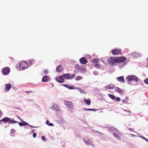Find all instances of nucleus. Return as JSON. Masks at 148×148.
I'll return each instance as SVG.
<instances>
[{
    "instance_id": "32",
    "label": "nucleus",
    "mask_w": 148,
    "mask_h": 148,
    "mask_svg": "<svg viewBox=\"0 0 148 148\" xmlns=\"http://www.w3.org/2000/svg\"><path fill=\"white\" fill-rule=\"evenodd\" d=\"M21 121L23 123V125H29V124L25 122V121H23L22 120H21Z\"/></svg>"
},
{
    "instance_id": "37",
    "label": "nucleus",
    "mask_w": 148,
    "mask_h": 148,
    "mask_svg": "<svg viewBox=\"0 0 148 148\" xmlns=\"http://www.w3.org/2000/svg\"><path fill=\"white\" fill-rule=\"evenodd\" d=\"M37 135V134L36 133H34L33 134V137L34 138H35L36 137V136Z\"/></svg>"
},
{
    "instance_id": "1",
    "label": "nucleus",
    "mask_w": 148,
    "mask_h": 148,
    "mask_svg": "<svg viewBox=\"0 0 148 148\" xmlns=\"http://www.w3.org/2000/svg\"><path fill=\"white\" fill-rule=\"evenodd\" d=\"M139 79L136 76L133 75H128L126 78V80L128 83L134 81L136 82H138Z\"/></svg>"
},
{
    "instance_id": "48",
    "label": "nucleus",
    "mask_w": 148,
    "mask_h": 148,
    "mask_svg": "<svg viewBox=\"0 0 148 148\" xmlns=\"http://www.w3.org/2000/svg\"><path fill=\"white\" fill-rule=\"evenodd\" d=\"M128 130H131V131L132 130L131 129H130V128H129Z\"/></svg>"
},
{
    "instance_id": "11",
    "label": "nucleus",
    "mask_w": 148,
    "mask_h": 148,
    "mask_svg": "<svg viewBox=\"0 0 148 148\" xmlns=\"http://www.w3.org/2000/svg\"><path fill=\"white\" fill-rule=\"evenodd\" d=\"M10 120V118L7 117H5L4 118L0 120V123L1 124V122H4V123H5L8 122H9Z\"/></svg>"
},
{
    "instance_id": "12",
    "label": "nucleus",
    "mask_w": 148,
    "mask_h": 148,
    "mask_svg": "<svg viewBox=\"0 0 148 148\" xmlns=\"http://www.w3.org/2000/svg\"><path fill=\"white\" fill-rule=\"evenodd\" d=\"M79 61L81 63L84 64H86L87 62V60L84 57L81 58L79 60Z\"/></svg>"
},
{
    "instance_id": "22",
    "label": "nucleus",
    "mask_w": 148,
    "mask_h": 148,
    "mask_svg": "<svg viewBox=\"0 0 148 148\" xmlns=\"http://www.w3.org/2000/svg\"><path fill=\"white\" fill-rule=\"evenodd\" d=\"M66 79H69L70 75L69 73H66L62 75Z\"/></svg>"
},
{
    "instance_id": "44",
    "label": "nucleus",
    "mask_w": 148,
    "mask_h": 148,
    "mask_svg": "<svg viewBox=\"0 0 148 148\" xmlns=\"http://www.w3.org/2000/svg\"><path fill=\"white\" fill-rule=\"evenodd\" d=\"M56 110H58H58H60V108H58H58H57V109H56Z\"/></svg>"
},
{
    "instance_id": "21",
    "label": "nucleus",
    "mask_w": 148,
    "mask_h": 148,
    "mask_svg": "<svg viewBox=\"0 0 148 148\" xmlns=\"http://www.w3.org/2000/svg\"><path fill=\"white\" fill-rule=\"evenodd\" d=\"M84 101L88 105H89L90 104L91 101L89 99H86V98H84Z\"/></svg>"
},
{
    "instance_id": "39",
    "label": "nucleus",
    "mask_w": 148,
    "mask_h": 148,
    "mask_svg": "<svg viewBox=\"0 0 148 148\" xmlns=\"http://www.w3.org/2000/svg\"><path fill=\"white\" fill-rule=\"evenodd\" d=\"M18 124L21 126L23 125V123L21 122H18Z\"/></svg>"
},
{
    "instance_id": "26",
    "label": "nucleus",
    "mask_w": 148,
    "mask_h": 148,
    "mask_svg": "<svg viewBox=\"0 0 148 148\" xmlns=\"http://www.w3.org/2000/svg\"><path fill=\"white\" fill-rule=\"evenodd\" d=\"M64 86H65V87L68 88V89H73V87L72 86H69L66 85H63Z\"/></svg>"
},
{
    "instance_id": "41",
    "label": "nucleus",
    "mask_w": 148,
    "mask_h": 148,
    "mask_svg": "<svg viewBox=\"0 0 148 148\" xmlns=\"http://www.w3.org/2000/svg\"><path fill=\"white\" fill-rule=\"evenodd\" d=\"M25 92H26L27 93H29L32 92H33L32 91L30 90V91H26Z\"/></svg>"
},
{
    "instance_id": "45",
    "label": "nucleus",
    "mask_w": 148,
    "mask_h": 148,
    "mask_svg": "<svg viewBox=\"0 0 148 148\" xmlns=\"http://www.w3.org/2000/svg\"><path fill=\"white\" fill-rule=\"evenodd\" d=\"M145 138V139L146 140L147 142H148V140L147 139H146V138Z\"/></svg>"
},
{
    "instance_id": "29",
    "label": "nucleus",
    "mask_w": 148,
    "mask_h": 148,
    "mask_svg": "<svg viewBox=\"0 0 148 148\" xmlns=\"http://www.w3.org/2000/svg\"><path fill=\"white\" fill-rule=\"evenodd\" d=\"M79 91L81 93H84V94H86V92L82 89H80L79 90Z\"/></svg>"
},
{
    "instance_id": "30",
    "label": "nucleus",
    "mask_w": 148,
    "mask_h": 148,
    "mask_svg": "<svg viewBox=\"0 0 148 148\" xmlns=\"http://www.w3.org/2000/svg\"><path fill=\"white\" fill-rule=\"evenodd\" d=\"M84 110H89V111H95L96 110L94 109H84Z\"/></svg>"
},
{
    "instance_id": "9",
    "label": "nucleus",
    "mask_w": 148,
    "mask_h": 148,
    "mask_svg": "<svg viewBox=\"0 0 148 148\" xmlns=\"http://www.w3.org/2000/svg\"><path fill=\"white\" fill-rule=\"evenodd\" d=\"M56 80L57 82L60 83H62L64 81L62 76H61L57 77L56 78Z\"/></svg>"
},
{
    "instance_id": "46",
    "label": "nucleus",
    "mask_w": 148,
    "mask_h": 148,
    "mask_svg": "<svg viewBox=\"0 0 148 148\" xmlns=\"http://www.w3.org/2000/svg\"><path fill=\"white\" fill-rule=\"evenodd\" d=\"M2 114V112L1 110H0V114Z\"/></svg>"
},
{
    "instance_id": "35",
    "label": "nucleus",
    "mask_w": 148,
    "mask_h": 148,
    "mask_svg": "<svg viewBox=\"0 0 148 148\" xmlns=\"http://www.w3.org/2000/svg\"><path fill=\"white\" fill-rule=\"evenodd\" d=\"M33 60H30L29 61V62L30 64H32L33 63Z\"/></svg>"
},
{
    "instance_id": "20",
    "label": "nucleus",
    "mask_w": 148,
    "mask_h": 148,
    "mask_svg": "<svg viewBox=\"0 0 148 148\" xmlns=\"http://www.w3.org/2000/svg\"><path fill=\"white\" fill-rule=\"evenodd\" d=\"M125 99H122V101L123 102H124L125 103H127L128 101L129 100V97L128 96H126V97L125 98Z\"/></svg>"
},
{
    "instance_id": "10",
    "label": "nucleus",
    "mask_w": 148,
    "mask_h": 148,
    "mask_svg": "<svg viewBox=\"0 0 148 148\" xmlns=\"http://www.w3.org/2000/svg\"><path fill=\"white\" fill-rule=\"evenodd\" d=\"M63 70V68L62 65L58 66L56 68V71L57 72H60Z\"/></svg>"
},
{
    "instance_id": "13",
    "label": "nucleus",
    "mask_w": 148,
    "mask_h": 148,
    "mask_svg": "<svg viewBox=\"0 0 148 148\" xmlns=\"http://www.w3.org/2000/svg\"><path fill=\"white\" fill-rule=\"evenodd\" d=\"M75 68L77 71H80L82 70V71H84L85 70V69L83 68L82 66H79L78 65H76L75 66Z\"/></svg>"
},
{
    "instance_id": "27",
    "label": "nucleus",
    "mask_w": 148,
    "mask_h": 148,
    "mask_svg": "<svg viewBox=\"0 0 148 148\" xmlns=\"http://www.w3.org/2000/svg\"><path fill=\"white\" fill-rule=\"evenodd\" d=\"M113 135L117 139L119 140L120 139L119 137L115 133H114Z\"/></svg>"
},
{
    "instance_id": "28",
    "label": "nucleus",
    "mask_w": 148,
    "mask_h": 148,
    "mask_svg": "<svg viewBox=\"0 0 148 148\" xmlns=\"http://www.w3.org/2000/svg\"><path fill=\"white\" fill-rule=\"evenodd\" d=\"M75 74H72V75H71V76L70 75L69 79H72L75 77Z\"/></svg>"
},
{
    "instance_id": "31",
    "label": "nucleus",
    "mask_w": 148,
    "mask_h": 148,
    "mask_svg": "<svg viewBox=\"0 0 148 148\" xmlns=\"http://www.w3.org/2000/svg\"><path fill=\"white\" fill-rule=\"evenodd\" d=\"M41 139L42 140H43L44 141H46V138L44 136H42L41 137Z\"/></svg>"
},
{
    "instance_id": "14",
    "label": "nucleus",
    "mask_w": 148,
    "mask_h": 148,
    "mask_svg": "<svg viewBox=\"0 0 148 148\" xmlns=\"http://www.w3.org/2000/svg\"><path fill=\"white\" fill-rule=\"evenodd\" d=\"M116 79L118 81L121 82L122 83H125V81L123 76L118 77Z\"/></svg>"
},
{
    "instance_id": "34",
    "label": "nucleus",
    "mask_w": 148,
    "mask_h": 148,
    "mask_svg": "<svg viewBox=\"0 0 148 148\" xmlns=\"http://www.w3.org/2000/svg\"><path fill=\"white\" fill-rule=\"evenodd\" d=\"M116 100L117 101H120L121 99L119 97H117L116 99Z\"/></svg>"
},
{
    "instance_id": "6",
    "label": "nucleus",
    "mask_w": 148,
    "mask_h": 148,
    "mask_svg": "<svg viewBox=\"0 0 148 148\" xmlns=\"http://www.w3.org/2000/svg\"><path fill=\"white\" fill-rule=\"evenodd\" d=\"M122 51L120 49H114L112 50V53L114 55H118L122 54Z\"/></svg>"
},
{
    "instance_id": "3",
    "label": "nucleus",
    "mask_w": 148,
    "mask_h": 148,
    "mask_svg": "<svg viewBox=\"0 0 148 148\" xmlns=\"http://www.w3.org/2000/svg\"><path fill=\"white\" fill-rule=\"evenodd\" d=\"M19 66L21 69L23 70L27 68L28 66V64L27 62L23 61L19 64Z\"/></svg>"
},
{
    "instance_id": "16",
    "label": "nucleus",
    "mask_w": 148,
    "mask_h": 148,
    "mask_svg": "<svg viewBox=\"0 0 148 148\" xmlns=\"http://www.w3.org/2000/svg\"><path fill=\"white\" fill-rule=\"evenodd\" d=\"M5 91L6 92H8L11 88V86L10 84H6L5 85Z\"/></svg>"
},
{
    "instance_id": "42",
    "label": "nucleus",
    "mask_w": 148,
    "mask_h": 148,
    "mask_svg": "<svg viewBox=\"0 0 148 148\" xmlns=\"http://www.w3.org/2000/svg\"><path fill=\"white\" fill-rule=\"evenodd\" d=\"M46 124H47V125H48V124L49 123V121H48V120H47L46 121Z\"/></svg>"
},
{
    "instance_id": "5",
    "label": "nucleus",
    "mask_w": 148,
    "mask_h": 148,
    "mask_svg": "<svg viewBox=\"0 0 148 148\" xmlns=\"http://www.w3.org/2000/svg\"><path fill=\"white\" fill-rule=\"evenodd\" d=\"M99 60L97 58H94L92 60L91 62L92 64H95V67L97 68H99L100 67V65L98 63Z\"/></svg>"
},
{
    "instance_id": "24",
    "label": "nucleus",
    "mask_w": 148,
    "mask_h": 148,
    "mask_svg": "<svg viewBox=\"0 0 148 148\" xmlns=\"http://www.w3.org/2000/svg\"><path fill=\"white\" fill-rule=\"evenodd\" d=\"M108 95L109 97L113 100H114L115 98V97L114 95L110 94H108Z\"/></svg>"
},
{
    "instance_id": "2",
    "label": "nucleus",
    "mask_w": 148,
    "mask_h": 148,
    "mask_svg": "<svg viewBox=\"0 0 148 148\" xmlns=\"http://www.w3.org/2000/svg\"><path fill=\"white\" fill-rule=\"evenodd\" d=\"M64 104L67 106L69 110L72 111L74 109V106L71 101L65 100L64 101Z\"/></svg>"
},
{
    "instance_id": "43",
    "label": "nucleus",
    "mask_w": 148,
    "mask_h": 148,
    "mask_svg": "<svg viewBox=\"0 0 148 148\" xmlns=\"http://www.w3.org/2000/svg\"><path fill=\"white\" fill-rule=\"evenodd\" d=\"M29 126L30 127H33V128H35L36 127H34V126H32L31 125H29Z\"/></svg>"
},
{
    "instance_id": "8",
    "label": "nucleus",
    "mask_w": 148,
    "mask_h": 148,
    "mask_svg": "<svg viewBox=\"0 0 148 148\" xmlns=\"http://www.w3.org/2000/svg\"><path fill=\"white\" fill-rule=\"evenodd\" d=\"M10 71V69L8 67H5L3 69L1 72L3 75H8Z\"/></svg>"
},
{
    "instance_id": "36",
    "label": "nucleus",
    "mask_w": 148,
    "mask_h": 148,
    "mask_svg": "<svg viewBox=\"0 0 148 148\" xmlns=\"http://www.w3.org/2000/svg\"><path fill=\"white\" fill-rule=\"evenodd\" d=\"M44 73L45 74H47L48 73V71L47 70H45L44 71Z\"/></svg>"
},
{
    "instance_id": "18",
    "label": "nucleus",
    "mask_w": 148,
    "mask_h": 148,
    "mask_svg": "<svg viewBox=\"0 0 148 148\" xmlns=\"http://www.w3.org/2000/svg\"><path fill=\"white\" fill-rule=\"evenodd\" d=\"M49 79V77L47 76H45L42 78V81L44 82H47L48 81Z\"/></svg>"
},
{
    "instance_id": "49",
    "label": "nucleus",
    "mask_w": 148,
    "mask_h": 148,
    "mask_svg": "<svg viewBox=\"0 0 148 148\" xmlns=\"http://www.w3.org/2000/svg\"><path fill=\"white\" fill-rule=\"evenodd\" d=\"M147 61L148 62V58L147 59Z\"/></svg>"
},
{
    "instance_id": "23",
    "label": "nucleus",
    "mask_w": 148,
    "mask_h": 148,
    "mask_svg": "<svg viewBox=\"0 0 148 148\" xmlns=\"http://www.w3.org/2000/svg\"><path fill=\"white\" fill-rule=\"evenodd\" d=\"M17 123V121H14V120L10 119V120L9 121V122H8L9 123H11V124L16 123Z\"/></svg>"
},
{
    "instance_id": "17",
    "label": "nucleus",
    "mask_w": 148,
    "mask_h": 148,
    "mask_svg": "<svg viewBox=\"0 0 148 148\" xmlns=\"http://www.w3.org/2000/svg\"><path fill=\"white\" fill-rule=\"evenodd\" d=\"M115 90L120 94H122L123 93V91L118 87H116L115 88Z\"/></svg>"
},
{
    "instance_id": "4",
    "label": "nucleus",
    "mask_w": 148,
    "mask_h": 148,
    "mask_svg": "<svg viewBox=\"0 0 148 148\" xmlns=\"http://www.w3.org/2000/svg\"><path fill=\"white\" fill-rule=\"evenodd\" d=\"M117 61V57L114 58L111 57L109 60V63L111 65H114L118 63Z\"/></svg>"
},
{
    "instance_id": "15",
    "label": "nucleus",
    "mask_w": 148,
    "mask_h": 148,
    "mask_svg": "<svg viewBox=\"0 0 148 148\" xmlns=\"http://www.w3.org/2000/svg\"><path fill=\"white\" fill-rule=\"evenodd\" d=\"M132 55L133 58H137L141 56L140 54L136 52H134L132 53Z\"/></svg>"
},
{
    "instance_id": "7",
    "label": "nucleus",
    "mask_w": 148,
    "mask_h": 148,
    "mask_svg": "<svg viewBox=\"0 0 148 148\" xmlns=\"http://www.w3.org/2000/svg\"><path fill=\"white\" fill-rule=\"evenodd\" d=\"M117 59L118 63H120L124 62L127 60V58L123 56L122 57H117Z\"/></svg>"
},
{
    "instance_id": "19",
    "label": "nucleus",
    "mask_w": 148,
    "mask_h": 148,
    "mask_svg": "<svg viewBox=\"0 0 148 148\" xmlns=\"http://www.w3.org/2000/svg\"><path fill=\"white\" fill-rule=\"evenodd\" d=\"M105 88L106 89H112L114 88V85H109L108 86H106Z\"/></svg>"
},
{
    "instance_id": "47",
    "label": "nucleus",
    "mask_w": 148,
    "mask_h": 148,
    "mask_svg": "<svg viewBox=\"0 0 148 148\" xmlns=\"http://www.w3.org/2000/svg\"><path fill=\"white\" fill-rule=\"evenodd\" d=\"M18 118L21 121L22 120L18 116Z\"/></svg>"
},
{
    "instance_id": "33",
    "label": "nucleus",
    "mask_w": 148,
    "mask_h": 148,
    "mask_svg": "<svg viewBox=\"0 0 148 148\" xmlns=\"http://www.w3.org/2000/svg\"><path fill=\"white\" fill-rule=\"evenodd\" d=\"M144 82L147 84H148V78L145 79L144 80Z\"/></svg>"
},
{
    "instance_id": "50",
    "label": "nucleus",
    "mask_w": 148,
    "mask_h": 148,
    "mask_svg": "<svg viewBox=\"0 0 148 148\" xmlns=\"http://www.w3.org/2000/svg\"><path fill=\"white\" fill-rule=\"evenodd\" d=\"M130 112V113H131V112Z\"/></svg>"
},
{
    "instance_id": "25",
    "label": "nucleus",
    "mask_w": 148,
    "mask_h": 148,
    "mask_svg": "<svg viewBox=\"0 0 148 148\" xmlns=\"http://www.w3.org/2000/svg\"><path fill=\"white\" fill-rule=\"evenodd\" d=\"M82 78H83L82 77L79 76H78L76 77L75 80H76L78 81L82 79Z\"/></svg>"
},
{
    "instance_id": "38",
    "label": "nucleus",
    "mask_w": 148,
    "mask_h": 148,
    "mask_svg": "<svg viewBox=\"0 0 148 148\" xmlns=\"http://www.w3.org/2000/svg\"><path fill=\"white\" fill-rule=\"evenodd\" d=\"M48 125L50 126H53L54 125L51 123H49L48 124Z\"/></svg>"
},
{
    "instance_id": "40",
    "label": "nucleus",
    "mask_w": 148,
    "mask_h": 148,
    "mask_svg": "<svg viewBox=\"0 0 148 148\" xmlns=\"http://www.w3.org/2000/svg\"><path fill=\"white\" fill-rule=\"evenodd\" d=\"M11 131V132L12 133H14L15 132V131L14 129H12Z\"/></svg>"
}]
</instances>
